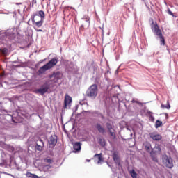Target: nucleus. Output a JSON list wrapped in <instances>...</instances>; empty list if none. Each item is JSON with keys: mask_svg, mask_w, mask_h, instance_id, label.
<instances>
[{"mask_svg": "<svg viewBox=\"0 0 178 178\" xmlns=\"http://www.w3.org/2000/svg\"><path fill=\"white\" fill-rule=\"evenodd\" d=\"M151 29L154 34L157 35V37H159L161 44L165 45V38H163V35H162V31H161V29H159L158 23L154 22V20H152L151 24Z\"/></svg>", "mask_w": 178, "mask_h": 178, "instance_id": "obj_1", "label": "nucleus"}, {"mask_svg": "<svg viewBox=\"0 0 178 178\" xmlns=\"http://www.w3.org/2000/svg\"><path fill=\"white\" fill-rule=\"evenodd\" d=\"M98 95V86L97 84L90 86L86 91V97L90 98H97Z\"/></svg>", "mask_w": 178, "mask_h": 178, "instance_id": "obj_2", "label": "nucleus"}, {"mask_svg": "<svg viewBox=\"0 0 178 178\" xmlns=\"http://www.w3.org/2000/svg\"><path fill=\"white\" fill-rule=\"evenodd\" d=\"M162 163L168 169H172L174 166L173 165V159L170 156H168L166 154H164L162 156Z\"/></svg>", "mask_w": 178, "mask_h": 178, "instance_id": "obj_3", "label": "nucleus"}, {"mask_svg": "<svg viewBox=\"0 0 178 178\" xmlns=\"http://www.w3.org/2000/svg\"><path fill=\"white\" fill-rule=\"evenodd\" d=\"M49 78L50 79L49 81L51 83H58V81L62 79V74L60 72H54L49 75Z\"/></svg>", "mask_w": 178, "mask_h": 178, "instance_id": "obj_4", "label": "nucleus"}, {"mask_svg": "<svg viewBox=\"0 0 178 178\" xmlns=\"http://www.w3.org/2000/svg\"><path fill=\"white\" fill-rule=\"evenodd\" d=\"M72 97L69 96L68 94H66L64 99V106L63 109H68L70 108V104H72Z\"/></svg>", "mask_w": 178, "mask_h": 178, "instance_id": "obj_5", "label": "nucleus"}, {"mask_svg": "<svg viewBox=\"0 0 178 178\" xmlns=\"http://www.w3.org/2000/svg\"><path fill=\"white\" fill-rule=\"evenodd\" d=\"M149 136L153 141H161L162 140V135L156 131L149 134Z\"/></svg>", "mask_w": 178, "mask_h": 178, "instance_id": "obj_6", "label": "nucleus"}, {"mask_svg": "<svg viewBox=\"0 0 178 178\" xmlns=\"http://www.w3.org/2000/svg\"><path fill=\"white\" fill-rule=\"evenodd\" d=\"M106 127H107V129L108 132L110 133V136L113 137V138H116V134H115V129H113V127H112V124L111 123L106 122Z\"/></svg>", "mask_w": 178, "mask_h": 178, "instance_id": "obj_7", "label": "nucleus"}, {"mask_svg": "<svg viewBox=\"0 0 178 178\" xmlns=\"http://www.w3.org/2000/svg\"><path fill=\"white\" fill-rule=\"evenodd\" d=\"M112 157L116 165H118V166H120V156H119V152H113Z\"/></svg>", "mask_w": 178, "mask_h": 178, "instance_id": "obj_8", "label": "nucleus"}, {"mask_svg": "<svg viewBox=\"0 0 178 178\" xmlns=\"http://www.w3.org/2000/svg\"><path fill=\"white\" fill-rule=\"evenodd\" d=\"M58 64V58L54 57L51 60H49L46 65L49 67V70L56 66Z\"/></svg>", "mask_w": 178, "mask_h": 178, "instance_id": "obj_9", "label": "nucleus"}, {"mask_svg": "<svg viewBox=\"0 0 178 178\" xmlns=\"http://www.w3.org/2000/svg\"><path fill=\"white\" fill-rule=\"evenodd\" d=\"M95 128L97 129V131L100 133V134H102L103 136L106 134V129L102 125L99 123H97L95 124Z\"/></svg>", "mask_w": 178, "mask_h": 178, "instance_id": "obj_10", "label": "nucleus"}, {"mask_svg": "<svg viewBox=\"0 0 178 178\" xmlns=\"http://www.w3.org/2000/svg\"><path fill=\"white\" fill-rule=\"evenodd\" d=\"M49 88H48V86H46L44 88H41L35 90L34 92L35 94H40L41 95H44V94L48 92Z\"/></svg>", "mask_w": 178, "mask_h": 178, "instance_id": "obj_11", "label": "nucleus"}, {"mask_svg": "<svg viewBox=\"0 0 178 178\" xmlns=\"http://www.w3.org/2000/svg\"><path fill=\"white\" fill-rule=\"evenodd\" d=\"M50 70L49 67L46 65L41 67L39 70L38 71V76H41V74H44V73L47 71Z\"/></svg>", "mask_w": 178, "mask_h": 178, "instance_id": "obj_12", "label": "nucleus"}, {"mask_svg": "<svg viewBox=\"0 0 178 178\" xmlns=\"http://www.w3.org/2000/svg\"><path fill=\"white\" fill-rule=\"evenodd\" d=\"M35 148L38 151H42V148H44V142L42 140H37Z\"/></svg>", "mask_w": 178, "mask_h": 178, "instance_id": "obj_13", "label": "nucleus"}, {"mask_svg": "<svg viewBox=\"0 0 178 178\" xmlns=\"http://www.w3.org/2000/svg\"><path fill=\"white\" fill-rule=\"evenodd\" d=\"M58 143V138L55 136H51L50 137L49 144L52 145V147H55Z\"/></svg>", "mask_w": 178, "mask_h": 178, "instance_id": "obj_14", "label": "nucleus"}, {"mask_svg": "<svg viewBox=\"0 0 178 178\" xmlns=\"http://www.w3.org/2000/svg\"><path fill=\"white\" fill-rule=\"evenodd\" d=\"M73 148H74L75 152L81 151V143L76 142V143H74Z\"/></svg>", "mask_w": 178, "mask_h": 178, "instance_id": "obj_15", "label": "nucleus"}, {"mask_svg": "<svg viewBox=\"0 0 178 178\" xmlns=\"http://www.w3.org/2000/svg\"><path fill=\"white\" fill-rule=\"evenodd\" d=\"M143 146L145 147V149L147 152H151V149H152V146L151 145V143H149V142H145L143 143Z\"/></svg>", "mask_w": 178, "mask_h": 178, "instance_id": "obj_16", "label": "nucleus"}, {"mask_svg": "<svg viewBox=\"0 0 178 178\" xmlns=\"http://www.w3.org/2000/svg\"><path fill=\"white\" fill-rule=\"evenodd\" d=\"M40 16V20H44L45 17V13L42 10L38 11V14H34L33 17L35 18L37 17Z\"/></svg>", "mask_w": 178, "mask_h": 178, "instance_id": "obj_17", "label": "nucleus"}, {"mask_svg": "<svg viewBox=\"0 0 178 178\" xmlns=\"http://www.w3.org/2000/svg\"><path fill=\"white\" fill-rule=\"evenodd\" d=\"M33 24H35L38 27H41L44 24V19H40V21H35V18L33 17L32 19Z\"/></svg>", "mask_w": 178, "mask_h": 178, "instance_id": "obj_18", "label": "nucleus"}, {"mask_svg": "<svg viewBox=\"0 0 178 178\" xmlns=\"http://www.w3.org/2000/svg\"><path fill=\"white\" fill-rule=\"evenodd\" d=\"M94 158H98L97 163H101L104 159H102V153L95 154Z\"/></svg>", "mask_w": 178, "mask_h": 178, "instance_id": "obj_19", "label": "nucleus"}, {"mask_svg": "<svg viewBox=\"0 0 178 178\" xmlns=\"http://www.w3.org/2000/svg\"><path fill=\"white\" fill-rule=\"evenodd\" d=\"M161 108L162 109H170V103H169V100L167 101V104L164 105L163 104H161Z\"/></svg>", "mask_w": 178, "mask_h": 178, "instance_id": "obj_20", "label": "nucleus"}, {"mask_svg": "<svg viewBox=\"0 0 178 178\" xmlns=\"http://www.w3.org/2000/svg\"><path fill=\"white\" fill-rule=\"evenodd\" d=\"M98 143L101 145V147H105L106 143L105 142V139L102 138H99L98 139Z\"/></svg>", "mask_w": 178, "mask_h": 178, "instance_id": "obj_21", "label": "nucleus"}, {"mask_svg": "<svg viewBox=\"0 0 178 178\" xmlns=\"http://www.w3.org/2000/svg\"><path fill=\"white\" fill-rule=\"evenodd\" d=\"M26 176L27 177H31V178H38V176H37L36 175L32 174L31 172H27L26 174Z\"/></svg>", "mask_w": 178, "mask_h": 178, "instance_id": "obj_22", "label": "nucleus"}, {"mask_svg": "<svg viewBox=\"0 0 178 178\" xmlns=\"http://www.w3.org/2000/svg\"><path fill=\"white\" fill-rule=\"evenodd\" d=\"M161 126H162V121L156 120L155 123L156 129H159V127H161Z\"/></svg>", "mask_w": 178, "mask_h": 178, "instance_id": "obj_23", "label": "nucleus"}, {"mask_svg": "<svg viewBox=\"0 0 178 178\" xmlns=\"http://www.w3.org/2000/svg\"><path fill=\"white\" fill-rule=\"evenodd\" d=\"M130 175L132 178H137V172L134 170H132L130 171Z\"/></svg>", "mask_w": 178, "mask_h": 178, "instance_id": "obj_24", "label": "nucleus"}, {"mask_svg": "<svg viewBox=\"0 0 178 178\" xmlns=\"http://www.w3.org/2000/svg\"><path fill=\"white\" fill-rule=\"evenodd\" d=\"M0 51H1L2 55H4V56L8 55V49L6 48L1 49Z\"/></svg>", "mask_w": 178, "mask_h": 178, "instance_id": "obj_25", "label": "nucleus"}, {"mask_svg": "<svg viewBox=\"0 0 178 178\" xmlns=\"http://www.w3.org/2000/svg\"><path fill=\"white\" fill-rule=\"evenodd\" d=\"M49 169H51V165H45L43 166V170H44V172H48Z\"/></svg>", "mask_w": 178, "mask_h": 178, "instance_id": "obj_26", "label": "nucleus"}, {"mask_svg": "<svg viewBox=\"0 0 178 178\" xmlns=\"http://www.w3.org/2000/svg\"><path fill=\"white\" fill-rule=\"evenodd\" d=\"M151 156H152V160L154 162H158V158L156 157V155H154V154H152V153H151Z\"/></svg>", "mask_w": 178, "mask_h": 178, "instance_id": "obj_27", "label": "nucleus"}, {"mask_svg": "<svg viewBox=\"0 0 178 178\" xmlns=\"http://www.w3.org/2000/svg\"><path fill=\"white\" fill-rule=\"evenodd\" d=\"M44 162H45V163H52V162H54V161H52V159H51L47 158L44 159Z\"/></svg>", "mask_w": 178, "mask_h": 178, "instance_id": "obj_28", "label": "nucleus"}, {"mask_svg": "<svg viewBox=\"0 0 178 178\" xmlns=\"http://www.w3.org/2000/svg\"><path fill=\"white\" fill-rule=\"evenodd\" d=\"M168 14L170 15V16H172V17H175V15L172 13L170 9H168Z\"/></svg>", "mask_w": 178, "mask_h": 178, "instance_id": "obj_29", "label": "nucleus"}, {"mask_svg": "<svg viewBox=\"0 0 178 178\" xmlns=\"http://www.w3.org/2000/svg\"><path fill=\"white\" fill-rule=\"evenodd\" d=\"M131 102H132L133 104H138V100H136V99H132V100H131Z\"/></svg>", "mask_w": 178, "mask_h": 178, "instance_id": "obj_30", "label": "nucleus"}, {"mask_svg": "<svg viewBox=\"0 0 178 178\" xmlns=\"http://www.w3.org/2000/svg\"><path fill=\"white\" fill-rule=\"evenodd\" d=\"M34 29H35V31H37V32H42V29H36V28H34Z\"/></svg>", "mask_w": 178, "mask_h": 178, "instance_id": "obj_31", "label": "nucleus"}, {"mask_svg": "<svg viewBox=\"0 0 178 178\" xmlns=\"http://www.w3.org/2000/svg\"><path fill=\"white\" fill-rule=\"evenodd\" d=\"M32 3H33V5H34V3L35 4L37 3V0H33Z\"/></svg>", "mask_w": 178, "mask_h": 178, "instance_id": "obj_32", "label": "nucleus"}, {"mask_svg": "<svg viewBox=\"0 0 178 178\" xmlns=\"http://www.w3.org/2000/svg\"><path fill=\"white\" fill-rule=\"evenodd\" d=\"M79 104H80L81 105H83V103H81V102H79Z\"/></svg>", "mask_w": 178, "mask_h": 178, "instance_id": "obj_33", "label": "nucleus"}, {"mask_svg": "<svg viewBox=\"0 0 178 178\" xmlns=\"http://www.w3.org/2000/svg\"><path fill=\"white\" fill-rule=\"evenodd\" d=\"M90 160H88V159L86 160V162H90Z\"/></svg>", "mask_w": 178, "mask_h": 178, "instance_id": "obj_34", "label": "nucleus"}, {"mask_svg": "<svg viewBox=\"0 0 178 178\" xmlns=\"http://www.w3.org/2000/svg\"><path fill=\"white\" fill-rule=\"evenodd\" d=\"M95 113H98V111H95Z\"/></svg>", "mask_w": 178, "mask_h": 178, "instance_id": "obj_35", "label": "nucleus"}, {"mask_svg": "<svg viewBox=\"0 0 178 178\" xmlns=\"http://www.w3.org/2000/svg\"><path fill=\"white\" fill-rule=\"evenodd\" d=\"M165 115L168 116V113H165Z\"/></svg>", "mask_w": 178, "mask_h": 178, "instance_id": "obj_36", "label": "nucleus"}, {"mask_svg": "<svg viewBox=\"0 0 178 178\" xmlns=\"http://www.w3.org/2000/svg\"><path fill=\"white\" fill-rule=\"evenodd\" d=\"M39 145H41V143H39Z\"/></svg>", "mask_w": 178, "mask_h": 178, "instance_id": "obj_37", "label": "nucleus"}]
</instances>
